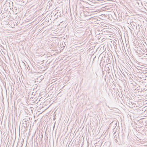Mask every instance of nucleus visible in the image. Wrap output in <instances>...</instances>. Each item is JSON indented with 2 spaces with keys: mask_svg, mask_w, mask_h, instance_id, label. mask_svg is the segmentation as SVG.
<instances>
[{
  "mask_svg": "<svg viewBox=\"0 0 147 147\" xmlns=\"http://www.w3.org/2000/svg\"><path fill=\"white\" fill-rule=\"evenodd\" d=\"M141 53L144 55H147V53H146L147 51V49H142L141 50H140Z\"/></svg>",
  "mask_w": 147,
  "mask_h": 147,
  "instance_id": "f257e3e1",
  "label": "nucleus"
},
{
  "mask_svg": "<svg viewBox=\"0 0 147 147\" xmlns=\"http://www.w3.org/2000/svg\"><path fill=\"white\" fill-rule=\"evenodd\" d=\"M38 86V85H35V86H34V88L35 89H37Z\"/></svg>",
  "mask_w": 147,
  "mask_h": 147,
  "instance_id": "20e7f679",
  "label": "nucleus"
},
{
  "mask_svg": "<svg viewBox=\"0 0 147 147\" xmlns=\"http://www.w3.org/2000/svg\"><path fill=\"white\" fill-rule=\"evenodd\" d=\"M117 137L118 136H115L114 137V138H115V142L116 143L118 142V140L119 139V138L118 139Z\"/></svg>",
  "mask_w": 147,
  "mask_h": 147,
  "instance_id": "f03ea898",
  "label": "nucleus"
},
{
  "mask_svg": "<svg viewBox=\"0 0 147 147\" xmlns=\"http://www.w3.org/2000/svg\"><path fill=\"white\" fill-rule=\"evenodd\" d=\"M23 65V66H24V67H25V68H26V66L25 65V64H24Z\"/></svg>",
  "mask_w": 147,
  "mask_h": 147,
  "instance_id": "6e6552de",
  "label": "nucleus"
},
{
  "mask_svg": "<svg viewBox=\"0 0 147 147\" xmlns=\"http://www.w3.org/2000/svg\"><path fill=\"white\" fill-rule=\"evenodd\" d=\"M12 4V5L13 6V3L12 2H11Z\"/></svg>",
  "mask_w": 147,
  "mask_h": 147,
  "instance_id": "1a4fd4ad",
  "label": "nucleus"
},
{
  "mask_svg": "<svg viewBox=\"0 0 147 147\" xmlns=\"http://www.w3.org/2000/svg\"><path fill=\"white\" fill-rule=\"evenodd\" d=\"M93 75H94V74L92 75H90V78L92 79H93Z\"/></svg>",
  "mask_w": 147,
  "mask_h": 147,
  "instance_id": "39448f33",
  "label": "nucleus"
},
{
  "mask_svg": "<svg viewBox=\"0 0 147 147\" xmlns=\"http://www.w3.org/2000/svg\"><path fill=\"white\" fill-rule=\"evenodd\" d=\"M24 122H25V123L26 124V125H27V121L26 120H25V121H24Z\"/></svg>",
  "mask_w": 147,
  "mask_h": 147,
  "instance_id": "0eeeda50",
  "label": "nucleus"
},
{
  "mask_svg": "<svg viewBox=\"0 0 147 147\" xmlns=\"http://www.w3.org/2000/svg\"><path fill=\"white\" fill-rule=\"evenodd\" d=\"M34 93V92H33L32 94V95L33 94V93Z\"/></svg>",
  "mask_w": 147,
  "mask_h": 147,
  "instance_id": "9d476101",
  "label": "nucleus"
},
{
  "mask_svg": "<svg viewBox=\"0 0 147 147\" xmlns=\"http://www.w3.org/2000/svg\"><path fill=\"white\" fill-rule=\"evenodd\" d=\"M6 4L7 5H9L10 4V3L9 2H7Z\"/></svg>",
  "mask_w": 147,
  "mask_h": 147,
  "instance_id": "423d86ee",
  "label": "nucleus"
},
{
  "mask_svg": "<svg viewBox=\"0 0 147 147\" xmlns=\"http://www.w3.org/2000/svg\"><path fill=\"white\" fill-rule=\"evenodd\" d=\"M143 122V121H142V120H139L138 122H137V123L138 124L139 123H142Z\"/></svg>",
  "mask_w": 147,
  "mask_h": 147,
  "instance_id": "7ed1b4c3",
  "label": "nucleus"
},
{
  "mask_svg": "<svg viewBox=\"0 0 147 147\" xmlns=\"http://www.w3.org/2000/svg\"><path fill=\"white\" fill-rule=\"evenodd\" d=\"M41 76H40L39 77V78H41Z\"/></svg>",
  "mask_w": 147,
  "mask_h": 147,
  "instance_id": "9b49d317",
  "label": "nucleus"
}]
</instances>
